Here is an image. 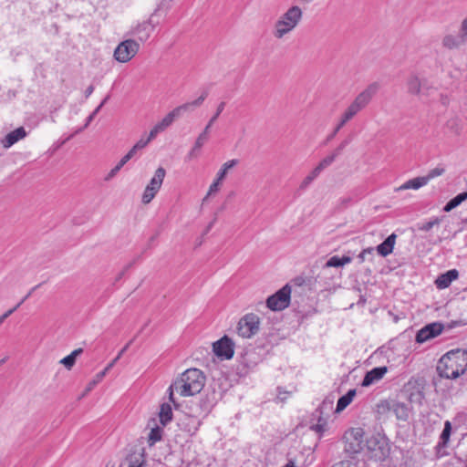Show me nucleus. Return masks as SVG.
Instances as JSON below:
<instances>
[{
    "instance_id": "obj_38",
    "label": "nucleus",
    "mask_w": 467,
    "mask_h": 467,
    "mask_svg": "<svg viewBox=\"0 0 467 467\" xmlns=\"http://www.w3.org/2000/svg\"><path fill=\"white\" fill-rule=\"evenodd\" d=\"M336 154H331L324 158L317 166V170L322 171L325 168L328 167L336 160Z\"/></svg>"
},
{
    "instance_id": "obj_61",
    "label": "nucleus",
    "mask_w": 467,
    "mask_h": 467,
    "mask_svg": "<svg viewBox=\"0 0 467 467\" xmlns=\"http://www.w3.org/2000/svg\"><path fill=\"white\" fill-rule=\"evenodd\" d=\"M314 430H316L318 432H321L324 431V425L323 424H317L315 427H313Z\"/></svg>"
},
{
    "instance_id": "obj_22",
    "label": "nucleus",
    "mask_w": 467,
    "mask_h": 467,
    "mask_svg": "<svg viewBox=\"0 0 467 467\" xmlns=\"http://www.w3.org/2000/svg\"><path fill=\"white\" fill-rule=\"evenodd\" d=\"M397 235L391 234L380 244L376 247L377 252L383 257L388 256L393 251Z\"/></svg>"
},
{
    "instance_id": "obj_1",
    "label": "nucleus",
    "mask_w": 467,
    "mask_h": 467,
    "mask_svg": "<svg viewBox=\"0 0 467 467\" xmlns=\"http://www.w3.org/2000/svg\"><path fill=\"white\" fill-rule=\"evenodd\" d=\"M467 370V350L453 349L444 354L437 365L440 377L445 379H457Z\"/></svg>"
},
{
    "instance_id": "obj_47",
    "label": "nucleus",
    "mask_w": 467,
    "mask_h": 467,
    "mask_svg": "<svg viewBox=\"0 0 467 467\" xmlns=\"http://www.w3.org/2000/svg\"><path fill=\"white\" fill-rule=\"evenodd\" d=\"M119 171H120V168H119L118 165H116L114 168H112V169L110 170V171H109V172L108 173V175L105 177V180H106V181H109V180H111L112 178H114V177L117 175V173H118Z\"/></svg>"
},
{
    "instance_id": "obj_11",
    "label": "nucleus",
    "mask_w": 467,
    "mask_h": 467,
    "mask_svg": "<svg viewBox=\"0 0 467 467\" xmlns=\"http://www.w3.org/2000/svg\"><path fill=\"white\" fill-rule=\"evenodd\" d=\"M467 36V18L462 22L461 29L456 34H448L442 38V46L448 49H457L465 43Z\"/></svg>"
},
{
    "instance_id": "obj_49",
    "label": "nucleus",
    "mask_w": 467,
    "mask_h": 467,
    "mask_svg": "<svg viewBox=\"0 0 467 467\" xmlns=\"http://www.w3.org/2000/svg\"><path fill=\"white\" fill-rule=\"evenodd\" d=\"M332 405H333V400H324V401L322 402L321 406H320V410H323V409H328L330 410L332 408Z\"/></svg>"
},
{
    "instance_id": "obj_13",
    "label": "nucleus",
    "mask_w": 467,
    "mask_h": 467,
    "mask_svg": "<svg viewBox=\"0 0 467 467\" xmlns=\"http://www.w3.org/2000/svg\"><path fill=\"white\" fill-rule=\"evenodd\" d=\"M443 329L444 326L440 322L428 324L417 332L416 342L421 344L432 339L441 334Z\"/></svg>"
},
{
    "instance_id": "obj_7",
    "label": "nucleus",
    "mask_w": 467,
    "mask_h": 467,
    "mask_svg": "<svg viewBox=\"0 0 467 467\" xmlns=\"http://www.w3.org/2000/svg\"><path fill=\"white\" fill-rule=\"evenodd\" d=\"M140 44L134 39L120 42L114 50V58L120 63L131 60L139 52Z\"/></svg>"
},
{
    "instance_id": "obj_21",
    "label": "nucleus",
    "mask_w": 467,
    "mask_h": 467,
    "mask_svg": "<svg viewBox=\"0 0 467 467\" xmlns=\"http://www.w3.org/2000/svg\"><path fill=\"white\" fill-rule=\"evenodd\" d=\"M458 271L451 269L444 274H441L435 280V285L439 289H444L448 287L451 283L458 277Z\"/></svg>"
},
{
    "instance_id": "obj_14",
    "label": "nucleus",
    "mask_w": 467,
    "mask_h": 467,
    "mask_svg": "<svg viewBox=\"0 0 467 467\" xmlns=\"http://www.w3.org/2000/svg\"><path fill=\"white\" fill-rule=\"evenodd\" d=\"M233 340L227 336L223 337L213 344V350L215 355L221 358L230 359L233 358L234 350Z\"/></svg>"
},
{
    "instance_id": "obj_30",
    "label": "nucleus",
    "mask_w": 467,
    "mask_h": 467,
    "mask_svg": "<svg viewBox=\"0 0 467 467\" xmlns=\"http://www.w3.org/2000/svg\"><path fill=\"white\" fill-rule=\"evenodd\" d=\"M82 352V348L75 349L68 356L62 358L60 363L63 364L67 369H70L75 365L77 357Z\"/></svg>"
},
{
    "instance_id": "obj_50",
    "label": "nucleus",
    "mask_w": 467,
    "mask_h": 467,
    "mask_svg": "<svg viewBox=\"0 0 467 467\" xmlns=\"http://www.w3.org/2000/svg\"><path fill=\"white\" fill-rule=\"evenodd\" d=\"M159 133H161V132H160V131L158 130V129L154 126V127L150 130V133H149V135H148V137H147V138L151 141L153 139H155V137H156Z\"/></svg>"
},
{
    "instance_id": "obj_29",
    "label": "nucleus",
    "mask_w": 467,
    "mask_h": 467,
    "mask_svg": "<svg viewBox=\"0 0 467 467\" xmlns=\"http://www.w3.org/2000/svg\"><path fill=\"white\" fill-rule=\"evenodd\" d=\"M159 416L161 423L165 426L172 419L171 407L167 403L162 404L161 406Z\"/></svg>"
},
{
    "instance_id": "obj_40",
    "label": "nucleus",
    "mask_w": 467,
    "mask_h": 467,
    "mask_svg": "<svg viewBox=\"0 0 467 467\" xmlns=\"http://www.w3.org/2000/svg\"><path fill=\"white\" fill-rule=\"evenodd\" d=\"M178 119V117L176 116V114L174 113L173 110H171V112H169L161 121L162 122V124L168 128L169 126H171L172 124V122Z\"/></svg>"
},
{
    "instance_id": "obj_27",
    "label": "nucleus",
    "mask_w": 467,
    "mask_h": 467,
    "mask_svg": "<svg viewBox=\"0 0 467 467\" xmlns=\"http://www.w3.org/2000/svg\"><path fill=\"white\" fill-rule=\"evenodd\" d=\"M467 200V192H462L457 196L450 200L443 207V211L446 213L451 212L454 208L458 207L462 202Z\"/></svg>"
},
{
    "instance_id": "obj_20",
    "label": "nucleus",
    "mask_w": 467,
    "mask_h": 467,
    "mask_svg": "<svg viewBox=\"0 0 467 467\" xmlns=\"http://www.w3.org/2000/svg\"><path fill=\"white\" fill-rule=\"evenodd\" d=\"M392 408V413L398 420L407 421L409 420L411 410L408 404L394 400Z\"/></svg>"
},
{
    "instance_id": "obj_45",
    "label": "nucleus",
    "mask_w": 467,
    "mask_h": 467,
    "mask_svg": "<svg viewBox=\"0 0 467 467\" xmlns=\"http://www.w3.org/2000/svg\"><path fill=\"white\" fill-rule=\"evenodd\" d=\"M373 253H374V248L373 247H368V248L364 249L358 254V259H359L360 263H363L365 261V258H366L367 254H372Z\"/></svg>"
},
{
    "instance_id": "obj_46",
    "label": "nucleus",
    "mask_w": 467,
    "mask_h": 467,
    "mask_svg": "<svg viewBox=\"0 0 467 467\" xmlns=\"http://www.w3.org/2000/svg\"><path fill=\"white\" fill-rule=\"evenodd\" d=\"M99 110H100V107H97L95 109V110L88 117L86 124L84 125V127L82 129H80L79 130H82L83 129L87 128L89 125V123L93 120L95 116L99 112Z\"/></svg>"
},
{
    "instance_id": "obj_52",
    "label": "nucleus",
    "mask_w": 467,
    "mask_h": 467,
    "mask_svg": "<svg viewBox=\"0 0 467 467\" xmlns=\"http://www.w3.org/2000/svg\"><path fill=\"white\" fill-rule=\"evenodd\" d=\"M138 149L135 148V146H133L129 151L128 153L126 154L127 156H129V158L131 160L132 158L135 157V155L137 154L138 152Z\"/></svg>"
},
{
    "instance_id": "obj_23",
    "label": "nucleus",
    "mask_w": 467,
    "mask_h": 467,
    "mask_svg": "<svg viewBox=\"0 0 467 467\" xmlns=\"http://www.w3.org/2000/svg\"><path fill=\"white\" fill-rule=\"evenodd\" d=\"M425 185H427L426 180H424L423 176H420L407 181L400 187L396 188L395 191L400 192L409 189L418 190Z\"/></svg>"
},
{
    "instance_id": "obj_54",
    "label": "nucleus",
    "mask_w": 467,
    "mask_h": 467,
    "mask_svg": "<svg viewBox=\"0 0 467 467\" xmlns=\"http://www.w3.org/2000/svg\"><path fill=\"white\" fill-rule=\"evenodd\" d=\"M94 91V86L90 85L85 90V97L88 98Z\"/></svg>"
},
{
    "instance_id": "obj_63",
    "label": "nucleus",
    "mask_w": 467,
    "mask_h": 467,
    "mask_svg": "<svg viewBox=\"0 0 467 467\" xmlns=\"http://www.w3.org/2000/svg\"><path fill=\"white\" fill-rule=\"evenodd\" d=\"M169 390H170V395H169V399L171 402H175L174 401V399H173V389H171V387L169 388Z\"/></svg>"
},
{
    "instance_id": "obj_60",
    "label": "nucleus",
    "mask_w": 467,
    "mask_h": 467,
    "mask_svg": "<svg viewBox=\"0 0 467 467\" xmlns=\"http://www.w3.org/2000/svg\"><path fill=\"white\" fill-rule=\"evenodd\" d=\"M143 462H139L138 461L132 462L130 463L129 467H142Z\"/></svg>"
},
{
    "instance_id": "obj_58",
    "label": "nucleus",
    "mask_w": 467,
    "mask_h": 467,
    "mask_svg": "<svg viewBox=\"0 0 467 467\" xmlns=\"http://www.w3.org/2000/svg\"><path fill=\"white\" fill-rule=\"evenodd\" d=\"M40 285H36L35 287H33L29 293L25 296L23 297V299L21 300L23 303L31 296L32 292L35 291Z\"/></svg>"
},
{
    "instance_id": "obj_43",
    "label": "nucleus",
    "mask_w": 467,
    "mask_h": 467,
    "mask_svg": "<svg viewBox=\"0 0 467 467\" xmlns=\"http://www.w3.org/2000/svg\"><path fill=\"white\" fill-rule=\"evenodd\" d=\"M332 467H358V464L357 462L352 460H344L336 462L335 464L332 465Z\"/></svg>"
},
{
    "instance_id": "obj_62",
    "label": "nucleus",
    "mask_w": 467,
    "mask_h": 467,
    "mask_svg": "<svg viewBox=\"0 0 467 467\" xmlns=\"http://www.w3.org/2000/svg\"><path fill=\"white\" fill-rule=\"evenodd\" d=\"M15 312V309H9L5 313H4L2 316L4 318H7L9 316H11Z\"/></svg>"
},
{
    "instance_id": "obj_56",
    "label": "nucleus",
    "mask_w": 467,
    "mask_h": 467,
    "mask_svg": "<svg viewBox=\"0 0 467 467\" xmlns=\"http://www.w3.org/2000/svg\"><path fill=\"white\" fill-rule=\"evenodd\" d=\"M155 127L158 129V130L160 132H162L163 130H165L167 128L162 124L161 121L158 122Z\"/></svg>"
},
{
    "instance_id": "obj_19",
    "label": "nucleus",
    "mask_w": 467,
    "mask_h": 467,
    "mask_svg": "<svg viewBox=\"0 0 467 467\" xmlns=\"http://www.w3.org/2000/svg\"><path fill=\"white\" fill-rule=\"evenodd\" d=\"M407 392L408 400L410 403H415L418 405L422 404L425 395L422 388H420L418 384L414 383L412 385L410 382H409Z\"/></svg>"
},
{
    "instance_id": "obj_9",
    "label": "nucleus",
    "mask_w": 467,
    "mask_h": 467,
    "mask_svg": "<svg viewBox=\"0 0 467 467\" xmlns=\"http://www.w3.org/2000/svg\"><path fill=\"white\" fill-rule=\"evenodd\" d=\"M291 298V286L284 285L281 289L270 296L266 300V306L273 311H281L288 307Z\"/></svg>"
},
{
    "instance_id": "obj_64",
    "label": "nucleus",
    "mask_w": 467,
    "mask_h": 467,
    "mask_svg": "<svg viewBox=\"0 0 467 467\" xmlns=\"http://www.w3.org/2000/svg\"><path fill=\"white\" fill-rule=\"evenodd\" d=\"M109 99V95H108L102 101L101 103L98 106V107H100V109L105 105V103L108 101V99Z\"/></svg>"
},
{
    "instance_id": "obj_8",
    "label": "nucleus",
    "mask_w": 467,
    "mask_h": 467,
    "mask_svg": "<svg viewBox=\"0 0 467 467\" xmlns=\"http://www.w3.org/2000/svg\"><path fill=\"white\" fill-rule=\"evenodd\" d=\"M364 431L361 428H353L346 431L344 435L345 451L350 454H356L364 447Z\"/></svg>"
},
{
    "instance_id": "obj_35",
    "label": "nucleus",
    "mask_w": 467,
    "mask_h": 467,
    "mask_svg": "<svg viewBox=\"0 0 467 467\" xmlns=\"http://www.w3.org/2000/svg\"><path fill=\"white\" fill-rule=\"evenodd\" d=\"M157 192H158L156 190H154L153 188H150V186L147 185L144 190V192L142 194L141 202L144 204L150 203L152 201V199L155 197Z\"/></svg>"
},
{
    "instance_id": "obj_10",
    "label": "nucleus",
    "mask_w": 467,
    "mask_h": 467,
    "mask_svg": "<svg viewBox=\"0 0 467 467\" xmlns=\"http://www.w3.org/2000/svg\"><path fill=\"white\" fill-rule=\"evenodd\" d=\"M367 447L370 452V458L377 462H383L389 454V446L383 439L371 437L367 441Z\"/></svg>"
},
{
    "instance_id": "obj_39",
    "label": "nucleus",
    "mask_w": 467,
    "mask_h": 467,
    "mask_svg": "<svg viewBox=\"0 0 467 467\" xmlns=\"http://www.w3.org/2000/svg\"><path fill=\"white\" fill-rule=\"evenodd\" d=\"M104 377H105V371L99 372L95 376V378L88 384L87 390L91 391L93 389V388L103 379Z\"/></svg>"
},
{
    "instance_id": "obj_53",
    "label": "nucleus",
    "mask_w": 467,
    "mask_h": 467,
    "mask_svg": "<svg viewBox=\"0 0 467 467\" xmlns=\"http://www.w3.org/2000/svg\"><path fill=\"white\" fill-rule=\"evenodd\" d=\"M200 150V149H195V146L193 145L192 149L188 154L189 159H193L197 157V151Z\"/></svg>"
},
{
    "instance_id": "obj_4",
    "label": "nucleus",
    "mask_w": 467,
    "mask_h": 467,
    "mask_svg": "<svg viewBox=\"0 0 467 467\" xmlns=\"http://www.w3.org/2000/svg\"><path fill=\"white\" fill-rule=\"evenodd\" d=\"M379 89V84L378 82H373L368 85L364 90L356 96L354 100L342 113L341 117L348 122L350 121L355 116L369 105Z\"/></svg>"
},
{
    "instance_id": "obj_32",
    "label": "nucleus",
    "mask_w": 467,
    "mask_h": 467,
    "mask_svg": "<svg viewBox=\"0 0 467 467\" xmlns=\"http://www.w3.org/2000/svg\"><path fill=\"white\" fill-rule=\"evenodd\" d=\"M209 132L210 130L208 128H204V130L200 133V135L197 137L194 146L195 149H202V147L209 140Z\"/></svg>"
},
{
    "instance_id": "obj_55",
    "label": "nucleus",
    "mask_w": 467,
    "mask_h": 467,
    "mask_svg": "<svg viewBox=\"0 0 467 467\" xmlns=\"http://www.w3.org/2000/svg\"><path fill=\"white\" fill-rule=\"evenodd\" d=\"M340 261H341L342 266H343L347 264H349L352 261V259L350 256H343V257H340Z\"/></svg>"
},
{
    "instance_id": "obj_41",
    "label": "nucleus",
    "mask_w": 467,
    "mask_h": 467,
    "mask_svg": "<svg viewBox=\"0 0 467 467\" xmlns=\"http://www.w3.org/2000/svg\"><path fill=\"white\" fill-rule=\"evenodd\" d=\"M340 266H342V263L340 261V257H338L337 255L330 257L325 265V267H340Z\"/></svg>"
},
{
    "instance_id": "obj_15",
    "label": "nucleus",
    "mask_w": 467,
    "mask_h": 467,
    "mask_svg": "<svg viewBox=\"0 0 467 467\" xmlns=\"http://www.w3.org/2000/svg\"><path fill=\"white\" fill-rule=\"evenodd\" d=\"M155 25L150 16L147 21H143L138 24L135 27H132L129 34L133 36H137L140 42H145L150 36L151 32L154 30Z\"/></svg>"
},
{
    "instance_id": "obj_3",
    "label": "nucleus",
    "mask_w": 467,
    "mask_h": 467,
    "mask_svg": "<svg viewBox=\"0 0 467 467\" xmlns=\"http://www.w3.org/2000/svg\"><path fill=\"white\" fill-rule=\"evenodd\" d=\"M303 11L298 5H292L275 22L273 35L277 39H282L290 34L301 22Z\"/></svg>"
},
{
    "instance_id": "obj_51",
    "label": "nucleus",
    "mask_w": 467,
    "mask_h": 467,
    "mask_svg": "<svg viewBox=\"0 0 467 467\" xmlns=\"http://www.w3.org/2000/svg\"><path fill=\"white\" fill-rule=\"evenodd\" d=\"M130 159L126 154L120 159V161L118 162V166L121 169Z\"/></svg>"
},
{
    "instance_id": "obj_5",
    "label": "nucleus",
    "mask_w": 467,
    "mask_h": 467,
    "mask_svg": "<svg viewBox=\"0 0 467 467\" xmlns=\"http://www.w3.org/2000/svg\"><path fill=\"white\" fill-rule=\"evenodd\" d=\"M407 92L420 99H427L434 94L436 88L426 78H420L417 74H410L406 79Z\"/></svg>"
},
{
    "instance_id": "obj_18",
    "label": "nucleus",
    "mask_w": 467,
    "mask_h": 467,
    "mask_svg": "<svg viewBox=\"0 0 467 467\" xmlns=\"http://www.w3.org/2000/svg\"><path fill=\"white\" fill-rule=\"evenodd\" d=\"M27 135L26 130L24 127H19L15 130L9 132L3 140L2 144L5 149H9L17 141L23 140Z\"/></svg>"
},
{
    "instance_id": "obj_31",
    "label": "nucleus",
    "mask_w": 467,
    "mask_h": 467,
    "mask_svg": "<svg viewBox=\"0 0 467 467\" xmlns=\"http://www.w3.org/2000/svg\"><path fill=\"white\" fill-rule=\"evenodd\" d=\"M320 171L317 170V168L316 167L304 180L303 182H301L300 184V189L301 190H305L306 189L310 184L311 182L320 174Z\"/></svg>"
},
{
    "instance_id": "obj_24",
    "label": "nucleus",
    "mask_w": 467,
    "mask_h": 467,
    "mask_svg": "<svg viewBox=\"0 0 467 467\" xmlns=\"http://www.w3.org/2000/svg\"><path fill=\"white\" fill-rule=\"evenodd\" d=\"M451 432V424L449 420L445 421L443 431L440 436V441L436 446L437 452L443 454L441 450L446 447Z\"/></svg>"
},
{
    "instance_id": "obj_36",
    "label": "nucleus",
    "mask_w": 467,
    "mask_h": 467,
    "mask_svg": "<svg viewBox=\"0 0 467 467\" xmlns=\"http://www.w3.org/2000/svg\"><path fill=\"white\" fill-rule=\"evenodd\" d=\"M441 223V219L438 218V217H435L433 218L432 220L429 221V222H426L422 224H420L419 225V230L420 231H424V232H429L432 229V227L434 225H439Z\"/></svg>"
},
{
    "instance_id": "obj_59",
    "label": "nucleus",
    "mask_w": 467,
    "mask_h": 467,
    "mask_svg": "<svg viewBox=\"0 0 467 467\" xmlns=\"http://www.w3.org/2000/svg\"><path fill=\"white\" fill-rule=\"evenodd\" d=\"M132 341H130L121 350L120 352L119 353L117 358L119 359V357L129 348L130 345L131 344Z\"/></svg>"
},
{
    "instance_id": "obj_17",
    "label": "nucleus",
    "mask_w": 467,
    "mask_h": 467,
    "mask_svg": "<svg viewBox=\"0 0 467 467\" xmlns=\"http://www.w3.org/2000/svg\"><path fill=\"white\" fill-rule=\"evenodd\" d=\"M208 96V91L204 90L201 96L193 101L184 103L173 109L172 110L178 118H180L185 112H191L195 108L200 107Z\"/></svg>"
},
{
    "instance_id": "obj_12",
    "label": "nucleus",
    "mask_w": 467,
    "mask_h": 467,
    "mask_svg": "<svg viewBox=\"0 0 467 467\" xmlns=\"http://www.w3.org/2000/svg\"><path fill=\"white\" fill-rule=\"evenodd\" d=\"M239 163V161L236 159L230 160L226 162H224L219 171L217 172L215 181L210 185L209 191L206 194V196L203 198V202H205L209 196L212 194L217 192L220 189V185L222 182L224 180V178L227 175V172L230 169L234 168Z\"/></svg>"
},
{
    "instance_id": "obj_57",
    "label": "nucleus",
    "mask_w": 467,
    "mask_h": 467,
    "mask_svg": "<svg viewBox=\"0 0 467 467\" xmlns=\"http://www.w3.org/2000/svg\"><path fill=\"white\" fill-rule=\"evenodd\" d=\"M118 360L116 358L111 363H109L102 371H105V375L108 373V371L113 367L114 363Z\"/></svg>"
},
{
    "instance_id": "obj_6",
    "label": "nucleus",
    "mask_w": 467,
    "mask_h": 467,
    "mask_svg": "<svg viewBox=\"0 0 467 467\" xmlns=\"http://www.w3.org/2000/svg\"><path fill=\"white\" fill-rule=\"evenodd\" d=\"M260 317L254 314L248 313L240 318L237 324V334L244 338H251L260 330Z\"/></svg>"
},
{
    "instance_id": "obj_48",
    "label": "nucleus",
    "mask_w": 467,
    "mask_h": 467,
    "mask_svg": "<svg viewBox=\"0 0 467 467\" xmlns=\"http://www.w3.org/2000/svg\"><path fill=\"white\" fill-rule=\"evenodd\" d=\"M349 140H346L340 143V145L333 151V154H336V157L341 154L344 148L348 144Z\"/></svg>"
},
{
    "instance_id": "obj_16",
    "label": "nucleus",
    "mask_w": 467,
    "mask_h": 467,
    "mask_svg": "<svg viewBox=\"0 0 467 467\" xmlns=\"http://www.w3.org/2000/svg\"><path fill=\"white\" fill-rule=\"evenodd\" d=\"M388 372V368L386 366L383 367H377L372 368L371 370L368 371L364 379L362 380L361 386L362 387H368L378 381H379L385 374Z\"/></svg>"
},
{
    "instance_id": "obj_25",
    "label": "nucleus",
    "mask_w": 467,
    "mask_h": 467,
    "mask_svg": "<svg viewBox=\"0 0 467 467\" xmlns=\"http://www.w3.org/2000/svg\"><path fill=\"white\" fill-rule=\"evenodd\" d=\"M165 175H166L165 169L162 167H159L155 171V173H154L153 177L151 178V180L150 181L148 186H150V188H153L154 190L159 192V190L161 189V187L162 185Z\"/></svg>"
},
{
    "instance_id": "obj_33",
    "label": "nucleus",
    "mask_w": 467,
    "mask_h": 467,
    "mask_svg": "<svg viewBox=\"0 0 467 467\" xmlns=\"http://www.w3.org/2000/svg\"><path fill=\"white\" fill-rule=\"evenodd\" d=\"M445 172V169L441 166H437L435 167L434 169H431V171H428V173L423 176L424 180H426V183L428 184V182L438 177V176H441L443 173Z\"/></svg>"
},
{
    "instance_id": "obj_26",
    "label": "nucleus",
    "mask_w": 467,
    "mask_h": 467,
    "mask_svg": "<svg viewBox=\"0 0 467 467\" xmlns=\"http://www.w3.org/2000/svg\"><path fill=\"white\" fill-rule=\"evenodd\" d=\"M356 396V389H349L345 395L340 397L337 400L336 411L340 412L345 410L353 400Z\"/></svg>"
},
{
    "instance_id": "obj_37",
    "label": "nucleus",
    "mask_w": 467,
    "mask_h": 467,
    "mask_svg": "<svg viewBox=\"0 0 467 467\" xmlns=\"http://www.w3.org/2000/svg\"><path fill=\"white\" fill-rule=\"evenodd\" d=\"M224 107H225V102H221L217 109H216V112L214 113V115L210 119L209 122L207 123V125L205 126V128H208V130H210L213 124L216 121V119H218V117L220 116V114L223 112V110L224 109Z\"/></svg>"
},
{
    "instance_id": "obj_2",
    "label": "nucleus",
    "mask_w": 467,
    "mask_h": 467,
    "mask_svg": "<svg viewBox=\"0 0 467 467\" xmlns=\"http://www.w3.org/2000/svg\"><path fill=\"white\" fill-rule=\"evenodd\" d=\"M205 381L206 378L202 370L189 368L171 385V389H175L182 397L193 396L202 391Z\"/></svg>"
},
{
    "instance_id": "obj_28",
    "label": "nucleus",
    "mask_w": 467,
    "mask_h": 467,
    "mask_svg": "<svg viewBox=\"0 0 467 467\" xmlns=\"http://www.w3.org/2000/svg\"><path fill=\"white\" fill-rule=\"evenodd\" d=\"M394 400H382L376 405V411L380 416L392 412Z\"/></svg>"
},
{
    "instance_id": "obj_44",
    "label": "nucleus",
    "mask_w": 467,
    "mask_h": 467,
    "mask_svg": "<svg viewBox=\"0 0 467 467\" xmlns=\"http://www.w3.org/2000/svg\"><path fill=\"white\" fill-rule=\"evenodd\" d=\"M150 142V140L146 138H141L140 140H139L136 143H135V148H137L139 150L144 149L149 143Z\"/></svg>"
},
{
    "instance_id": "obj_42",
    "label": "nucleus",
    "mask_w": 467,
    "mask_h": 467,
    "mask_svg": "<svg viewBox=\"0 0 467 467\" xmlns=\"http://www.w3.org/2000/svg\"><path fill=\"white\" fill-rule=\"evenodd\" d=\"M348 123L342 117H340L338 124L334 129L333 132L327 137V141L331 140L336 134Z\"/></svg>"
},
{
    "instance_id": "obj_34",
    "label": "nucleus",
    "mask_w": 467,
    "mask_h": 467,
    "mask_svg": "<svg viewBox=\"0 0 467 467\" xmlns=\"http://www.w3.org/2000/svg\"><path fill=\"white\" fill-rule=\"evenodd\" d=\"M162 430L160 427L152 428L149 434V444L151 446L161 440Z\"/></svg>"
}]
</instances>
